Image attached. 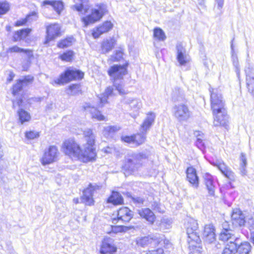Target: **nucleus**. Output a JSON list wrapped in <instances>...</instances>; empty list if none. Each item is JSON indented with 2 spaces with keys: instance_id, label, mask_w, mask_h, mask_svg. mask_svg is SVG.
Segmentation results:
<instances>
[{
  "instance_id": "nucleus-23",
  "label": "nucleus",
  "mask_w": 254,
  "mask_h": 254,
  "mask_svg": "<svg viewBox=\"0 0 254 254\" xmlns=\"http://www.w3.org/2000/svg\"><path fill=\"white\" fill-rule=\"evenodd\" d=\"M83 108L85 111L90 112L92 118L98 121L105 120V117L101 114V112L94 107L91 106L89 103H85Z\"/></svg>"
},
{
  "instance_id": "nucleus-64",
  "label": "nucleus",
  "mask_w": 254,
  "mask_h": 254,
  "mask_svg": "<svg viewBox=\"0 0 254 254\" xmlns=\"http://www.w3.org/2000/svg\"><path fill=\"white\" fill-rule=\"evenodd\" d=\"M22 100L21 99L18 100L16 102V103H15V102L13 101V107H14L16 104L17 106H18L19 107H20L21 106V104H22Z\"/></svg>"
},
{
  "instance_id": "nucleus-51",
  "label": "nucleus",
  "mask_w": 254,
  "mask_h": 254,
  "mask_svg": "<svg viewBox=\"0 0 254 254\" xmlns=\"http://www.w3.org/2000/svg\"><path fill=\"white\" fill-rule=\"evenodd\" d=\"M70 92L68 93L71 95L76 94L79 91V86L77 84H72L69 87Z\"/></svg>"
},
{
  "instance_id": "nucleus-20",
  "label": "nucleus",
  "mask_w": 254,
  "mask_h": 254,
  "mask_svg": "<svg viewBox=\"0 0 254 254\" xmlns=\"http://www.w3.org/2000/svg\"><path fill=\"white\" fill-rule=\"evenodd\" d=\"M186 173L188 181L192 187L197 189L199 186V179L195 169L192 167H190L188 168Z\"/></svg>"
},
{
  "instance_id": "nucleus-24",
  "label": "nucleus",
  "mask_w": 254,
  "mask_h": 254,
  "mask_svg": "<svg viewBox=\"0 0 254 254\" xmlns=\"http://www.w3.org/2000/svg\"><path fill=\"white\" fill-rule=\"evenodd\" d=\"M171 98L174 102H185L187 101L184 91L178 87H176L173 89Z\"/></svg>"
},
{
  "instance_id": "nucleus-21",
  "label": "nucleus",
  "mask_w": 254,
  "mask_h": 254,
  "mask_svg": "<svg viewBox=\"0 0 254 254\" xmlns=\"http://www.w3.org/2000/svg\"><path fill=\"white\" fill-rule=\"evenodd\" d=\"M113 26V24L111 21H107L102 25L94 29L92 32V35L94 38H98L101 34L109 31L112 29Z\"/></svg>"
},
{
  "instance_id": "nucleus-19",
  "label": "nucleus",
  "mask_w": 254,
  "mask_h": 254,
  "mask_svg": "<svg viewBox=\"0 0 254 254\" xmlns=\"http://www.w3.org/2000/svg\"><path fill=\"white\" fill-rule=\"evenodd\" d=\"M42 5L47 8L52 7L58 14L64 9L63 2L60 0H45L42 2Z\"/></svg>"
},
{
  "instance_id": "nucleus-25",
  "label": "nucleus",
  "mask_w": 254,
  "mask_h": 254,
  "mask_svg": "<svg viewBox=\"0 0 254 254\" xmlns=\"http://www.w3.org/2000/svg\"><path fill=\"white\" fill-rule=\"evenodd\" d=\"M203 177L205 185L208 190L209 194L211 196H214L215 187L212 176L209 174H205L203 175Z\"/></svg>"
},
{
  "instance_id": "nucleus-55",
  "label": "nucleus",
  "mask_w": 254,
  "mask_h": 254,
  "mask_svg": "<svg viewBox=\"0 0 254 254\" xmlns=\"http://www.w3.org/2000/svg\"><path fill=\"white\" fill-rule=\"evenodd\" d=\"M196 146L200 150H203L204 148V143L202 138H198L195 142Z\"/></svg>"
},
{
  "instance_id": "nucleus-34",
  "label": "nucleus",
  "mask_w": 254,
  "mask_h": 254,
  "mask_svg": "<svg viewBox=\"0 0 254 254\" xmlns=\"http://www.w3.org/2000/svg\"><path fill=\"white\" fill-rule=\"evenodd\" d=\"M239 242L228 243L223 250L222 254H235L237 252V246Z\"/></svg>"
},
{
  "instance_id": "nucleus-22",
  "label": "nucleus",
  "mask_w": 254,
  "mask_h": 254,
  "mask_svg": "<svg viewBox=\"0 0 254 254\" xmlns=\"http://www.w3.org/2000/svg\"><path fill=\"white\" fill-rule=\"evenodd\" d=\"M214 231V226L212 224H209L205 226L203 235L206 242L211 243L215 240Z\"/></svg>"
},
{
  "instance_id": "nucleus-35",
  "label": "nucleus",
  "mask_w": 254,
  "mask_h": 254,
  "mask_svg": "<svg viewBox=\"0 0 254 254\" xmlns=\"http://www.w3.org/2000/svg\"><path fill=\"white\" fill-rule=\"evenodd\" d=\"M108 202L112 203L114 205L121 204L123 203V198L119 192L113 191L108 198Z\"/></svg>"
},
{
  "instance_id": "nucleus-43",
  "label": "nucleus",
  "mask_w": 254,
  "mask_h": 254,
  "mask_svg": "<svg viewBox=\"0 0 254 254\" xmlns=\"http://www.w3.org/2000/svg\"><path fill=\"white\" fill-rule=\"evenodd\" d=\"M241 164H240V172L242 176H245L247 174V170L246 169L247 165V159L245 156V155L242 153L241 156Z\"/></svg>"
},
{
  "instance_id": "nucleus-18",
  "label": "nucleus",
  "mask_w": 254,
  "mask_h": 254,
  "mask_svg": "<svg viewBox=\"0 0 254 254\" xmlns=\"http://www.w3.org/2000/svg\"><path fill=\"white\" fill-rule=\"evenodd\" d=\"M133 217L132 211L127 207H125L119 209L117 214L118 222H128Z\"/></svg>"
},
{
  "instance_id": "nucleus-14",
  "label": "nucleus",
  "mask_w": 254,
  "mask_h": 254,
  "mask_svg": "<svg viewBox=\"0 0 254 254\" xmlns=\"http://www.w3.org/2000/svg\"><path fill=\"white\" fill-rule=\"evenodd\" d=\"M61 27L58 23L50 25L47 27V37L45 43H48L60 34Z\"/></svg>"
},
{
  "instance_id": "nucleus-8",
  "label": "nucleus",
  "mask_w": 254,
  "mask_h": 254,
  "mask_svg": "<svg viewBox=\"0 0 254 254\" xmlns=\"http://www.w3.org/2000/svg\"><path fill=\"white\" fill-rule=\"evenodd\" d=\"M59 152L57 147L55 146H50L44 151V153L41 159L42 164L45 165L56 161Z\"/></svg>"
},
{
  "instance_id": "nucleus-40",
  "label": "nucleus",
  "mask_w": 254,
  "mask_h": 254,
  "mask_svg": "<svg viewBox=\"0 0 254 254\" xmlns=\"http://www.w3.org/2000/svg\"><path fill=\"white\" fill-rule=\"evenodd\" d=\"M121 129V127L118 126H108L105 127L103 131L104 136L107 137L111 136L115 132H117Z\"/></svg>"
},
{
  "instance_id": "nucleus-61",
  "label": "nucleus",
  "mask_w": 254,
  "mask_h": 254,
  "mask_svg": "<svg viewBox=\"0 0 254 254\" xmlns=\"http://www.w3.org/2000/svg\"><path fill=\"white\" fill-rule=\"evenodd\" d=\"M27 22H27V19L26 17L25 18L18 20L16 23V25L17 26H21V25H23L24 24L26 23Z\"/></svg>"
},
{
  "instance_id": "nucleus-62",
  "label": "nucleus",
  "mask_w": 254,
  "mask_h": 254,
  "mask_svg": "<svg viewBox=\"0 0 254 254\" xmlns=\"http://www.w3.org/2000/svg\"><path fill=\"white\" fill-rule=\"evenodd\" d=\"M222 225V228H223V230H226L227 231H232L229 228V225L228 222H226V221L224 222V223H223Z\"/></svg>"
},
{
  "instance_id": "nucleus-26",
  "label": "nucleus",
  "mask_w": 254,
  "mask_h": 254,
  "mask_svg": "<svg viewBox=\"0 0 254 254\" xmlns=\"http://www.w3.org/2000/svg\"><path fill=\"white\" fill-rule=\"evenodd\" d=\"M138 213L141 217L145 219L151 224H153L155 220V216L153 212L149 208H142L138 210Z\"/></svg>"
},
{
  "instance_id": "nucleus-2",
  "label": "nucleus",
  "mask_w": 254,
  "mask_h": 254,
  "mask_svg": "<svg viewBox=\"0 0 254 254\" xmlns=\"http://www.w3.org/2000/svg\"><path fill=\"white\" fill-rule=\"evenodd\" d=\"M147 155L144 152L128 154L125 157L122 169L126 173L132 174L142 166V161L147 158Z\"/></svg>"
},
{
  "instance_id": "nucleus-27",
  "label": "nucleus",
  "mask_w": 254,
  "mask_h": 254,
  "mask_svg": "<svg viewBox=\"0 0 254 254\" xmlns=\"http://www.w3.org/2000/svg\"><path fill=\"white\" fill-rule=\"evenodd\" d=\"M219 240L222 241H227L228 243L231 242H237L239 240L233 234V231H227L226 230H222L219 235Z\"/></svg>"
},
{
  "instance_id": "nucleus-32",
  "label": "nucleus",
  "mask_w": 254,
  "mask_h": 254,
  "mask_svg": "<svg viewBox=\"0 0 254 254\" xmlns=\"http://www.w3.org/2000/svg\"><path fill=\"white\" fill-rule=\"evenodd\" d=\"M158 242L155 239L149 237H144L142 238H138L136 239V244L138 246L145 247L149 245H155Z\"/></svg>"
},
{
  "instance_id": "nucleus-11",
  "label": "nucleus",
  "mask_w": 254,
  "mask_h": 254,
  "mask_svg": "<svg viewBox=\"0 0 254 254\" xmlns=\"http://www.w3.org/2000/svg\"><path fill=\"white\" fill-rule=\"evenodd\" d=\"M124 103L129 106L130 110L133 112L132 116L134 117L138 115L139 111L142 107L141 101L137 98H125Z\"/></svg>"
},
{
  "instance_id": "nucleus-49",
  "label": "nucleus",
  "mask_w": 254,
  "mask_h": 254,
  "mask_svg": "<svg viewBox=\"0 0 254 254\" xmlns=\"http://www.w3.org/2000/svg\"><path fill=\"white\" fill-rule=\"evenodd\" d=\"M114 86L116 89L119 92L121 95H123L127 93V92L125 90L122 84L117 83V81H115Z\"/></svg>"
},
{
  "instance_id": "nucleus-4",
  "label": "nucleus",
  "mask_w": 254,
  "mask_h": 254,
  "mask_svg": "<svg viewBox=\"0 0 254 254\" xmlns=\"http://www.w3.org/2000/svg\"><path fill=\"white\" fill-rule=\"evenodd\" d=\"M187 234L188 237V243H193V242L196 244H198L201 242L199 236L198 234V224L197 221L192 219L189 218L185 224ZM192 246H194L191 244Z\"/></svg>"
},
{
  "instance_id": "nucleus-31",
  "label": "nucleus",
  "mask_w": 254,
  "mask_h": 254,
  "mask_svg": "<svg viewBox=\"0 0 254 254\" xmlns=\"http://www.w3.org/2000/svg\"><path fill=\"white\" fill-rule=\"evenodd\" d=\"M155 118V115L153 113H149L141 125V128L143 131H146L149 129L154 123Z\"/></svg>"
},
{
  "instance_id": "nucleus-5",
  "label": "nucleus",
  "mask_w": 254,
  "mask_h": 254,
  "mask_svg": "<svg viewBox=\"0 0 254 254\" xmlns=\"http://www.w3.org/2000/svg\"><path fill=\"white\" fill-rule=\"evenodd\" d=\"M210 94L211 108L212 112L226 110L225 101L223 100L221 91L218 88L209 89Z\"/></svg>"
},
{
  "instance_id": "nucleus-39",
  "label": "nucleus",
  "mask_w": 254,
  "mask_h": 254,
  "mask_svg": "<svg viewBox=\"0 0 254 254\" xmlns=\"http://www.w3.org/2000/svg\"><path fill=\"white\" fill-rule=\"evenodd\" d=\"M9 53H22L26 54L28 58L33 57L32 52L30 50L22 49L16 46L10 47L8 50Z\"/></svg>"
},
{
  "instance_id": "nucleus-44",
  "label": "nucleus",
  "mask_w": 254,
  "mask_h": 254,
  "mask_svg": "<svg viewBox=\"0 0 254 254\" xmlns=\"http://www.w3.org/2000/svg\"><path fill=\"white\" fill-rule=\"evenodd\" d=\"M74 42V38L72 37H70L62 40L58 44V47L61 48H66L70 46Z\"/></svg>"
},
{
  "instance_id": "nucleus-30",
  "label": "nucleus",
  "mask_w": 254,
  "mask_h": 254,
  "mask_svg": "<svg viewBox=\"0 0 254 254\" xmlns=\"http://www.w3.org/2000/svg\"><path fill=\"white\" fill-rule=\"evenodd\" d=\"M113 90V87L109 86L106 88L102 94L100 95V96L99 97L100 104L98 105V107L99 108H102L105 104L107 103L108 97L114 94Z\"/></svg>"
},
{
  "instance_id": "nucleus-29",
  "label": "nucleus",
  "mask_w": 254,
  "mask_h": 254,
  "mask_svg": "<svg viewBox=\"0 0 254 254\" xmlns=\"http://www.w3.org/2000/svg\"><path fill=\"white\" fill-rule=\"evenodd\" d=\"M116 44V40L114 38L104 40L101 44L102 52L107 53L111 51Z\"/></svg>"
},
{
  "instance_id": "nucleus-3",
  "label": "nucleus",
  "mask_w": 254,
  "mask_h": 254,
  "mask_svg": "<svg viewBox=\"0 0 254 254\" xmlns=\"http://www.w3.org/2000/svg\"><path fill=\"white\" fill-rule=\"evenodd\" d=\"M107 11V6L105 4H97L95 5V7L92 9V12L90 14L82 18V21L86 26L90 23H93L99 20Z\"/></svg>"
},
{
  "instance_id": "nucleus-15",
  "label": "nucleus",
  "mask_w": 254,
  "mask_h": 254,
  "mask_svg": "<svg viewBox=\"0 0 254 254\" xmlns=\"http://www.w3.org/2000/svg\"><path fill=\"white\" fill-rule=\"evenodd\" d=\"M231 218L234 225L239 226H243L245 225L246 217L240 209L236 208L233 209Z\"/></svg>"
},
{
  "instance_id": "nucleus-60",
  "label": "nucleus",
  "mask_w": 254,
  "mask_h": 254,
  "mask_svg": "<svg viewBox=\"0 0 254 254\" xmlns=\"http://www.w3.org/2000/svg\"><path fill=\"white\" fill-rule=\"evenodd\" d=\"M224 0H215L216 3L217 4V7L218 9H221L224 5Z\"/></svg>"
},
{
  "instance_id": "nucleus-6",
  "label": "nucleus",
  "mask_w": 254,
  "mask_h": 254,
  "mask_svg": "<svg viewBox=\"0 0 254 254\" xmlns=\"http://www.w3.org/2000/svg\"><path fill=\"white\" fill-rule=\"evenodd\" d=\"M173 114L180 122L187 121L191 116V112L188 106L184 103L175 105L173 107Z\"/></svg>"
},
{
  "instance_id": "nucleus-54",
  "label": "nucleus",
  "mask_w": 254,
  "mask_h": 254,
  "mask_svg": "<svg viewBox=\"0 0 254 254\" xmlns=\"http://www.w3.org/2000/svg\"><path fill=\"white\" fill-rule=\"evenodd\" d=\"M123 52L121 51H118L114 56L111 57V60L113 61H120L123 58Z\"/></svg>"
},
{
  "instance_id": "nucleus-38",
  "label": "nucleus",
  "mask_w": 254,
  "mask_h": 254,
  "mask_svg": "<svg viewBox=\"0 0 254 254\" xmlns=\"http://www.w3.org/2000/svg\"><path fill=\"white\" fill-rule=\"evenodd\" d=\"M218 169L227 178L231 179L234 177L232 171L224 163H219L217 165Z\"/></svg>"
},
{
  "instance_id": "nucleus-45",
  "label": "nucleus",
  "mask_w": 254,
  "mask_h": 254,
  "mask_svg": "<svg viewBox=\"0 0 254 254\" xmlns=\"http://www.w3.org/2000/svg\"><path fill=\"white\" fill-rule=\"evenodd\" d=\"M134 143L137 145L143 143L146 139L145 134L143 133H138L133 135Z\"/></svg>"
},
{
  "instance_id": "nucleus-58",
  "label": "nucleus",
  "mask_w": 254,
  "mask_h": 254,
  "mask_svg": "<svg viewBox=\"0 0 254 254\" xmlns=\"http://www.w3.org/2000/svg\"><path fill=\"white\" fill-rule=\"evenodd\" d=\"M132 200L133 201L137 204H142L144 202L143 198L140 197H132Z\"/></svg>"
},
{
  "instance_id": "nucleus-12",
  "label": "nucleus",
  "mask_w": 254,
  "mask_h": 254,
  "mask_svg": "<svg viewBox=\"0 0 254 254\" xmlns=\"http://www.w3.org/2000/svg\"><path fill=\"white\" fill-rule=\"evenodd\" d=\"M117 251V247L115 246L114 240L110 238H105L102 243L100 249V253L102 254H112Z\"/></svg>"
},
{
  "instance_id": "nucleus-1",
  "label": "nucleus",
  "mask_w": 254,
  "mask_h": 254,
  "mask_svg": "<svg viewBox=\"0 0 254 254\" xmlns=\"http://www.w3.org/2000/svg\"><path fill=\"white\" fill-rule=\"evenodd\" d=\"M83 135L86 143L82 150L79 145L73 139L64 141V151L72 158L78 159L83 162L95 160L96 153L94 145L95 136L91 129L86 128L83 131Z\"/></svg>"
},
{
  "instance_id": "nucleus-59",
  "label": "nucleus",
  "mask_w": 254,
  "mask_h": 254,
  "mask_svg": "<svg viewBox=\"0 0 254 254\" xmlns=\"http://www.w3.org/2000/svg\"><path fill=\"white\" fill-rule=\"evenodd\" d=\"M194 135L196 137V139H198V138L203 139V138H204V134H203V133L202 132L200 131H198V130L194 131Z\"/></svg>"
},
{
  "instance_id": "nucleus-47",
  "label": "nucleus",
  "mask_w": 254,
  "mask_h": 254,
  "mask_svg": "<svg viewBox=\"0 0 254 254\" xmlns=\"http://www.w3.org/2000/svg\"><path fill=\"white\" fill-rule=\"evenodd\" d=\"M73 56V52L71 51H68L60 56L62 61L70 62L72 60Z\"/></svg>"
},
{
  "instance_id": "nucleus-48",
  "label": "nucleus",
  "mask_w": 254,
  "mask_h": 254,
  "mask_svg": "<svg viewBox=\"0 0 254 254\" xmlns=\"http://www.w3.org/2000/svg\"><path fill=\"white\" fill-rule=\"evenodd\" d=\"M9 4L7 2H0V15L6 13L9 10Z\"/></svg>"
},
{
  "instance_id": "nucleus-28",
  "label": "nucleus",
  "mask_w": 254,
  "mask_h": 254,
  "mask_svg": "<svg viewBox=\"0 0 254 254\" xmlns=\"http://www.w3.org/2000/svg\"><path fill=\"white\" fill-rule=\"evenodd\" d=\"M245 71L246 75L247 86L248 91L250 93L254 95V77L251 75V69L250 67L249 66L246 67Z\"/></svg>"
},
{
  "instance_id": "nucleus-10",
  "label": "nucleus",
  "mask_w": 254,
  "mask_h": 254,
  "mask_svg": "<svg viewBox=\"0 0 254 254\" xmlns=\"http://www.w3.org/2000/svg\"><path fill=\"white\" fill-rule=\"evenodd\" d=\"M126 72L127 69L125 65H114L108 70L109 75L114 78L115 81L122 78Z\"/></svg>"
},
{
  "instance_id": "nucleus-50",
  "label": "nucleus",
  "mask_w": 254,
  "mask_h": 254,
  "mask_svg": "<svg viewBox=\"0 0 254 254\" xmlns=\"http://www.w3.org/2000/svg\"><path fill=\"white\" fill-rule=\"evenodd\" d=\"M39 136V133L34 131H29L25 132V137L28 139H33Z\"/></svg>"
},
{
  "instance_id": "nucleus-7",
  "label": "nucleus",
  "mask_w": 254,
  "mask_h": 254,
  "mask_svg": "<svg viewBox=\"0 0 254 254\" xmlns=\"http://www.w3.org/2000/svg\"><path fill=\"white\" fill-rule=\"evenodd\" d=\"M84 73L78 70H66L60 77L54 80L58 84H62L74 79H81L83 77Z\"/></svg>"
},
{
  "instance_id": "nucleus-17",
  "label": "nucleus",
  "mask_w": 254,
  "mask_h": 254,
  "mask_svg": "<svg viewBox=\"0 0 254 254\" xmlns=\"http://www.w3.org/2000/svg\"><path fill=\"white\" fill-rule=\"evenodd\" d=\"M33 80V77L31 75H27L19 79L17 83L13 86L12 94L16 95L22 90L23 86L27 85L32 83Z\"/></svg>"
},
{
  "instance_id": "nucleus-16",
  "label": "nucleus",
  "mask_w": 254,
  "mask_h": 254,
  "mask_svg": "<svg viewBox=\"0 0 254 254\" xmlns=\"http://www.w3.org/2000/svg\"><path fill=\"white\" fill-rule=\"evenodd\" d=\"M94 190L95 187L91 185H89V187L83 192V195L81 198V201L86 205H91L93 204V194Z\"/></svg>"
},
{
  "instance_id": "nucleus-33",
  "label": "nucleus",
  "mask_w": 254,
  "mask_h": 254,
  "mask_svg": "<svg viewBox=\"0 0 254 254\" xmlns=\"http://www.w3.org/2000/svg\"><path fill=\"white\" fill-rule=\"evenodd\" d=\"M17 115L18 117V122L20 123L21 124L29 122L31 119L30 114L22 108H19L17 110Z\"/></svg>"
},
{
  "instance_id": "nucleus-52",
  "label": "nucleus",
  "mask_w": 254,
  "mask_h": 254,
  "mask_svg": "<svg viewBox=\"0 0 254 254\" xmlns=\"http://www.w3.org/2000/svg\"><path fill=\"white\" fill-rule=\"evenodd\" d=\"M82 3L80 4H75L73 6L75 9L79 11L82 12L83 9H86L85 5H84V3L86 2L88 0H80Z\"/></svg>"
},
{
  "instance_id": "nucleus-57",
  "label": "nucleus",
  "mask_w": 254,
  "mask_h": 254,
  "mask_svg": "<svg viewBox=\"0 0 254 254\" xmlns=\"http://www.w3.org/2000/svg\"><path fill=\"white\" fill-rule=\"evenodd\" d=\"M146 254H164V250L162 248H158L156 250L149 251Z\"/></svg>"
},
{
  "instance_id": "nucleus-41",
  "label": "nucleus",
  "mask_w": 254,
  "mask_h": 254,
  "mask_svg": "<svg viewBox=\"0 0 254 254\" xmlns=\"http://www.w3.org/2000/svg\"><path fill=\"white\" fill-rule=\"evenodd\" d=\"M231 58L233 65L235 68V71L239 79L240 78V67L239 63V60L236 53L231 54Z\"/></svg>"
},
{
  "instance_id": "nucleus-46",
  "label": "nucleus",
  "mask_w": 254,
  "mask_h": 254,
  "mask_svg": "<svg viewBox=\"0 0 254 254\" xmlns=\"http://www.w3.org/2000/svg\"><path fill=\"white\" fill-rule=\"evenodd\" d=\"M245 225L250 230H254V216L251 214L246 218Z\"/></svg>"
},
{
  "instance_id": "nucleus-56",
  "label": "nucleus",
  "mask_w": 254,
  "mask_h": 254,
  "mask_svg": "<svg viewBox=\"0 0 254 254\" xmlns=\"http://www.w3.org/2000/svg\"><path fill=\"white\" fill-rule=\"evenodd\" d=\"M122 140L124 142L127 143H134L133 135L132 136H125L122 137Z\"/></svg>"
},
{
  "instance_id": "nucleus-9",
  "label": "nucleus",
  "mask_w": 254,
  "mask_h": 254,
  "mask_svg": "<svg viewBox=\"0 0 254 254\" xmlns=\"http://www.w3.org/2000/svg\"><path fill=\"white\" fill-rule=\"evenodd\" d=\"M214 121L213 125L215 127L226 126L228 122V116L226 110H219L218 112H212Z\"/></svg>"
},
{
  "instance_id": "nucleus-53",
  "label": "nucleus",
  "mask_w": 254,
  "mask_h": 254,
  "mask_svg": "<svg viewBox=\"0 0 254 254\" xmlns=\"http://www.w3.org/2000/svg\"><path fill=\"white\" fill-rule=\"evenodd\" d=\"M38 18L37 13L36 12H32L27 15L26 18L28 22H31L33 21H35Z\"/></svg>"
},
{
  "instance_id": "nucleus-42",
  "label": "nucleus",
  "mask_w": 254,
  "mask_h": 254,
  "mask_svg": "<svg viewBox=\"0 0 254 254\" xmlns=\"http://www.w3.org/2000/svg\"><path fill=\"white\" fill-rule=\"evenodd\" d=\"M153 35L154 38L159 41H164L166 38L165 33L160 28H155L154 29Z\"/></svg>"
},
{
  "instance_id": "nucleus-13",
  "label": "nucleus",
  "mask_w": 254,
  "mask_h": 254,
  "mask_svg": "<svg viewBox=\"0 0 254 254\" xmlns=\"http://www.w3.org/2000/svg\"><path fill=\"white\" fill-rule=\"evenodd\" d=\"M177 59L181 65H184L190 61V57L187 54L186 49L181 43L177 44Z\"/></svg>"
},
{
  "instance_id": "nucleus-37",
  "label": "nucleus",
  "mask_w": 254,
  "mask_h": 254,
  "mask_svg": "<svg viewBox=\"0 0 254 254\" xmlns=\"http://www.w3.org/2000/svg\"><path fill=\"white\" fill-rule=\"evenodd\" d=\"M251 250V246L248 242L241 243L237 246V252L239 254H249Z\"/></svg>"
},
{
  "instance_id": "nucleus-36",
  "label": "nucleus",
  "mask_w": 254,
  "mask_h": 254,
  "mask_svg": "<svg viewBox=\"0 0 254 254\" xmlns=\"http://www.w3.org/2000/svg\"><path fill=\"white\" fill-rule=\"evenodd\" d=\"M30 31L31 29L29 28L23 29L19 31H17L15 32L13 35V41L16 42L25 38L28 36Z\"/></svg>"
},
{
  "instance_id": "nucleus-63",
  "label": "nucleus",
  "mask_w": 254,
  "mask_h": 254,
  "mask_svg": "<svg viewBox=\"0 0 254 254\" xmlns=\"http://www.w3.org/2000/svg\"><path fill=\"white\" fill-rule=\"evenodd\" d=\"M113 229V230L116 232H122L123 231V227L122 226H116Z\"/></svg>"
}]
</instances>
